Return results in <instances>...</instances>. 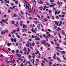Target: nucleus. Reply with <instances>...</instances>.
<instances>
[{
  "instance_id": "f257e3e1",
  "label": "nucleus",
  "mask_w": 66,
  "mask_h": 66,
  "mask_svg": "<svg viewBox=\"0 0 66 66\" xmlns=\"http://www.w3.org/2000/svg\"><path fill=\"white\" fill-rule=\"evenodd\" d=\"M46 42L45 40H43L41 42L42 44H44V46H47L48 45V43H47L46 44Z\"/></svg>"
},
{
  "instance_id": "f03ea898",
  "label": "nucleus",
  "mask_w": 66,
  "mask_h": 66,
  "mask_svg": "<svg viewBox=\"0 0 66 66\" xmlns=\"http://www.w3.org/2000/svg\"><path fill=\"white\" fill-rule=\"evenodd\" d=\"M3 22H6V21L2 19L1 21H0V23L1 24H3Z\"/></svg>"
},
{
  "instance_id": "7ed1b4c3",
  "label": "nucleus",
  "mask_w": 66,
  "mask_h": 66,
  "mask_svg": "<svg viewBox=\"0 0 66 66\" xmlns=\"http://www.w3.org/2000/svg\"><path fill=\"white\" fill-rule=\"evenodd\" d=\"M23 28H26L27 29V25L24 24H23Z\"/></svg>"
},
{
  "instance_id": "20e7f679",
  "label": "nucleus",
  "mask_w": 66,
  "mask_h": 66,
  "mask_svg": "<svg viewBox=\"0 0 66 66\" xmlns=\"http://www.w3.org/2000/svg\"><path fill=\"white\" fill-rule=\"evenodd\" d=\"M53 4L52 5H50L49 6V7H53L54 6V5H56V4H55V3H53Z\"/></svg>"
},
{
  "instance_id": "39448f33",
  "label": "nucleus",
  "mask_w": 66,
  "mask_h": 66,
  "mask_svg": "<svg viewBox=\"0 0 66 66\" xmlns=\"http://www.w3.org/2000/svg\"><path fill=\"white\" fill-rule=\"evenodd\" d=\"M31 31H32L33 33H34V32L35 33H36V31H35V30L34 29H31Z\"/></svg>"
},
{
  "instance_id": "423d86ee",
  "label": "nucleus",
  "mask_w": 66,
  "mask_h": 66,
  "mask_svg": "<svg viewBox=\"0 0 66 66\" xmlns=\"http://www.w3.org/2000/svg\"><path fill=\"white\" fill-rule=\"evenodd\" d=\"M30 61L31 62H32V63L33 64H34V60L33 59L32 60H30Z\"/></svg>"
},
{
  "instance_id": "0eeeda50",
  "label": "nucleus",
  "mask_w": 66,
  "mask_h": 66,
  "mask_svg": "<svg viewBox=\"0 0 66 66\" xmlns=\"http://www.w3.org/2000/svg\"><path fill=\"white\" fill-rule=\"evenodd\" d=\"M15 32H16V30H14V31H11V33L12 34H13V33H15Z\"/></svg>"
},
{
  "instance_id": "6e6552de",
  "label": "nucleus",
  "mask_w": 66,
  "mask_h": 66,
  "mask_svg": "<svg viewBox=\"0 0 66 66\" xmlns=\"http://www.w3.org/2000/svg\"><path fill=\"white\" fill-rule=\"evenodd\" d=\"M26 49H27V48H26V47H25L24 49H23V51H25V52H27V51L26 50Z\"/></svg>"
},
{
  "instance_id": "1a4fd4ad",
  "label": "nucleus",
  "mask_w": 66,
  "mask_h": 66,
  "mask_svg": "<svg viewBox=\"0 0 66 66\" xmlns=\"http://www.w3.org/2000/svg\"><path fill=\"white\" fill-rule=\"evenodd\" d=\"M16 54V55H18V57H21V55L20 54Z\"/></svg>"
},
{
  "instance_id": "9d476101",
  "label": "nucleus",
  "mask_w": 66,
  "mask_h": 66,
  "mask_svg": "<svg viewBox=\"0 0 66 66\" xmlns=\"http://www.w3.org/2000/svg\"><path fill=\"white\" fill-rule=\"evenodd\" d=\"M32 57L33 59H35V54H32Z\"/></svg>"
},
{
  "instance_id": "9b49d317",
  "label": "nucleus",
  "mask_w": 66,
  "mask_h": 66,
  "mask_svg": "<svg viewBox=\"0 0 66 66\" xmlns=\"http://www.w3.org/2000/svg\"><path fill=\"white\" fill-rule=\"evenodd\" d=\"M26 6L27 7V9H28V10H31V8L29 7V6H28V5H26Z\"/></svg>"
},
{
  "instance_id": "f8f14e48",
  "label": "nucleus",
  "mask_w": 66,
  "mask_h": 66,
  "mask_svg": "<svg viewBox=\"0 0 66 66\" xmlns=\"http://www.w3.org/2000/svg\"><path fill=\"white\" fill-rule=\"evenodd\" d=\"M60 52H61V54H65V52L64 51H61Z\"/></svg>"
},
{
  "instance_id": "ddd939ff",
  "label": "nucleus",
  "mask_w": 66,
  "mask_h": 66,
  "mask_svg": "<svg viewBox=\"0 0 66 66\" xmlns=\"http://www.w3.org/2000/svg\"><path fill=\"white\" fill-rule=\"evenodd\" d=\"M59 30H61V29L60 27H58L57 29V31H59Z\"/></svg>"
},
{
  "instance_id": "4468645a",
  "label": "nucleus",
  "mask_w": 66,
  "mask_h": 66,
  "mask_svg": "<svg viewBox=\"0 0 66 66\" xmlns=\"http://www.w3.org/2000/svg\"><path fill=\"white\" fill-rule=\"evenodd\" d=\"M5 31L3 30L2 32H1V33L2 34H5Z\"/></svg>"
},
{
  "instance_id": "2eb2a0df",
  "label": "nucleus",
  "mask_w": 66,
  "mask_h": 66,
  "mask_svg": "<svg viewBox=\"0 0 66 66\" xmlns=\"http://www.w3.org/2000/svg\"><path fill=\"white\" fill-rule=\"evenodd\" d=\"M54 2V0H50V2H51V3Z\"/></svg>"
},
{
  "instance_id": "dca6fc26",
  "label": "nucleus",
  "mask_w": 66,
  "mask_h": 66,
  "mask_svg": "<svg viewBox=\"0 0 66 66\" xmlns=\"http://www.w3.org/2000/svg\"><path fill=\"white\" fill-rule=\"evenodd\" d=\"M54 27L55 29H57V26L55 25H54Z\"/></svg>"
},
{
  "instance_id": "f3484780",
  "label": "nucleus",
  "mask_w": 66,
  "mask_h": 66,
  "mask_svg": "<svg viewBox=\"0 0 66 66\" xmlns=\"http://www.w3.org/2000/svg\"><path fill=\"white\" fill-rule=\"evenodd\" d=\"M14 10L15 12H17V11H18V9L16 8Z\"/></svg>"
},
{
  "instance_id": "a211bd4d",
  "label": "nucleus",
  "mask_w": 66,
  "mask_h": 66,
  "mask_svg": "<svg viewBox=\"0 0 66 66\" xmlns=\"http://www.w3.org/2000/svg\"><path fill=\"white\" fill-rule=\"evenodd\" d=\"M39 53V52L38 50H37V52H35V54H38Z\"/></svg>"
},
{
  "instance_id": "6ab92c4d",
  "label": "nucleus",
  "mask_w": 66,
  "mask_h": 66,
  "mask_svg": "<svg viewBox=\"0 0 66 66\" xmlns=\"http://www.w3.org/2000/svg\"><path fill=\"white\" fill-rule=\"evenodd\" d=\"M13 15H14V16L15 17H18V15H16V14H15V13H14Z\"/></svg>"
},
{
  "instance_id": "aec40b11",
  "label": "nucleus",
  "mask_w": 66,
  "mask_h": 66,
  "mask_svg": "<svg viewBox=\"0 0 66 66\" xmlns=\"http://www.w3.org/2000/svg\"><path fill=\"white\" fill-rule=\"evenodd\" d=\"M17 59L18 60H22V59L21 58H18Z\"/></svg>"
},
{
  "instance_id": "412c9836",
  "label": "nucleus",
  "mask_w": 66,
  "mask_h": 66,
  "mask_svg": "<svg viewBox=\"0 0 66 66\" xmlns=\"http://www.w3.org/2000/svg\"><path fill=\"white\" fill-rule=\"evenodd\" d=\"M16 53H19V50H16Z\"/></svg>"
},
{
  "instance_id": "4be33fe9",
  "label": "nucleus",
  "mask_w": 66,
  "mask_h": 66,
  "mask_svg": "<svg viewBox=\"0 0 66 66\" xmlns=\"http://www.w3.org/2000/svg\"><path fill=\"white\" fill-rule=\"evenodd\" d=\"M59 22H57L56 21H55V24H56V25H58V24H59Z\"/></svg>"
},
{
  "instance_id": "5701e85b",
  "label": "nucleus",
  "mask_w": 66,
  "mask_h": 66,
  "mask_svg": "<svg viewBox=\"0 0 66 66\" xmlns=\"http://www.w3.org/2000/svg\"><path fill=\"white\" fill-rule=\"evenodd\" d=\"M15 58H14L13 59V60L12 61V63H14V61H15Z\"/></svg>"
},
{
  "instance_id": "b1692460",
  "label": "nucleus",
  "mask_w": 66,
  "mask_h": 66,
  "mask_svg": "<svg viewBox=\"0 0 66 66\" xmlns=\"http://www.w3.org/2000/svg\"><path fill=\"white\" fill-rule=\"evenodd\" d=\"M22 22H21L20 23V26H22Z\"/></svg>"
},
{
  "instance_id": "393cba45",
  "label": "nucleus",
  "mask_w": 66,
  "mask_h": 66,
  "mask_svg": "<svg viewBox=\"0 0 66 66\" xmlns=\"http://www.w3.org/2000/svg\"><path fill=\"white\" fill-rule=\"evenodd\" d=\"M11 23L12 24H14L15 23V22L14 21H13L11 22Z\"/></svg>"
},
{
  "instance_id": "a878e982",
  "label": "nucleus",
  "mask_w": 66,
  "mask_h": 66,
  "mask_svg": "<svg viewBox=\"0 0 66 66\" xmlns=\"http://www.w3.org/2000/svg\"><path fill=\"white\" fill-rule=\"evenodd\" d=\"M39 3L40 4H43V3H44L42 1L39 2Z\"/></svg>"
},
{
  "instance_id": "bb28decb",
  "label": "nucleus",
  "mask_w": 66,
  "mask_h": 66,
  "mask_svg": "<svg viewBox=\"0 0 66 66\" xmlns=\"http://www.w3.org/2000/svg\"><path fill=\"white\" fill-rule=\"evenodd\" d=\"M31 58H32V56H31V55H29L28 56V58L29 59H31Z\"/></svg>"
},
{
  "instance_id": "cd10ccee",
  "label": "nucleus",
  "mask_w": 66,
  "mask_h": 66,
  "mask_svg": "<svg viewBox=\"0 0 66 66\" xmlns=\"http://www.w3.org/2000/svg\"><path fill=\"white\" fill-rule=\"evenodd\" d=\"M34 45H35V43H34V42H33L32 44V46H34Z\"/></svg>"
},
{
  "instance_id": "c85d7f7f",
  "label": "nucleus",
  "mask_w": 66,
  "mask_h": 66,
  "mask_svg": "<svg viewBox=\"0 0 66 66\" xmlns=\"http://www.w3.org/2000/svg\"><path fill=\"white\" fill-rule=\"evenodd\" d=\"M51 43L52 45H54V42H53L52 41H51Z\"/></svg>"
},
{
  "instance_id": "c756f323",
  "label": "nucleus",
  "mask_w": 66,
  "mask_h": 66,
  "mask_svg": "<svg viewBox=\"0 0 66 66\" xmlns=\"http://www.w3.org/2000/svg\"><path fill=\"white\" fill-rule=\"evenodd\" d=\"M37 27H38V30H40V27L39 26H37Z\"/></svg>"
},
{
  "instance_id": "7c9ffc66",
  "label": "nucleus",
  "mask_w": 66,
  "mask_h": 66,
  "mask_svg": "<svg viewBox=\"0 0 66 66\" xmlns=\"http://www.w3.org/2000/svg\"><path fill=\"white\" fill-rule=\"evenodd\" d=\"M53 59H54V60H55L56 59V57H55V56H54L53 57Z\"/></svg>"
},
{
  "instance_id": "2f4dec72",
  "label": "nucleus",
  "mask_w": 66,
  "mask_h": 66,
  "mask_svg": "<svg viewBox=\"0 0 66 66\" xmlns=\"http://www.w3.org/2000/svg\"><path fill=\"white\" fill-rule=\"evenodd\" d=\"M26 60H24L23 61V63H25V62H26Z\"/></svg>"
},
{
  "instance_id": "473e14b6",
  "label": "nucleus",
  "mask_w": 66,
  "mask_h": 66,
  "mask_svg": "<svg viewBox=\"0 0 66 66\" xmlns=\"http://www.w3.org/2000/svg\"><path fill=\"white\" fill-rule=\"evenodd\" d=\"M7 45L9 47H10L11 46V43H8L7 44Z\"/></svg>"
},
{
  "instance_id": "72a5a7b5",
  "label": "nucleus",
  "mask_w": 66,
  "mask_h": 66,
  "mask_svg": "<svg viewBox=\"0 0 66 66\" xmlns=\"http://www.w3.org/2000/svg\"><path fill=\"white\" fill-rule=\"evenodd\" d=\"M11 41L12 42H14V39L13 38H11Z\"/></svg>"
},
{
  "instance_id": "f704fd0d",
  "label": "nucleus",
  "mask_w": 66,
  "mask_h": 66,
  "mask_svg": "<svg viewBox=\"0 0 66 66\" xmlns=\"http://www.w3.org/2000/svg\"><path fill=\"white\" fill-rule=\"evenodd\" d=\"M14 43H16V38H15L14 39Z\"/></svg>"
},
{
  "instance_id": "c9c22d12",
  "label": "nucleus",
  "mask_w": 66,
  "mask_h": 66,
  "mask_svg": "<svg viewBox=\"0 0 66 66\" xmlns=\"http://www.w3.org/2000/svg\"><path fill=\"white\" fill-rule=\"evenodd\" d=\"M52 62L51 61L50 62V64L52 65Z\"/></svg>"
},
{
  "instance_id": "e433bc0d",
  "label": "nucleus",
  "mask_w": 66,
  "mask_h": 66,
  "mask_svg": "<svg viewBox=\"0 0 66 66\" xmlns=\"http://www.w3.org/2000/svg\"><path fill=\"white\" fill-rule=\"evenodd\" d=\"M35 23H36V24H37L38 23H39V21H38L37 22H36V21H35L34 22Z\"/></svg>"
},
{
  "instance_id": "4c0bfd02",
  "label": "nucleus",
  "mask_w": 66,
  "mask_h": 66,
  "mask_svg": "<svg viewBox=\"0 0 66 66\" xmlns=\"http://www.w3.org/2000/svg\"><path fill=\"white\" fill-rule=\"evenodd\" d=\"M59 49H60L61 50H63V48L61 47H59Z\"/></svg>"
},
{
  "instance_id": "58836bf2",
  "label": "nucleus",
  "mask_w": 66,
  "mask_h": 66,
  "mask_svg": "<svg viewBox=\"0 0 66 66\" xmlns=\"http://www.w3.org/2000/svg\"><path fill=\"white\" fill-rule=\"evenodd\" d=\"M57 60H58V61H61V60H60V59H59V57H57Z\"/></svg>"
},
{
  "instance_id": "ea45409f",
  "label": "nucleus",
  "mask_w": 66,
  "mask_h": 66,
  "mask_svg": "<svg viewBox=\"0 0 66 66\" xmlns=\"http://www.w3.org/2000/svg\"><path fill=\"white\" fill-rule=\"evenodd\" d=\"M54 41L55 42H56V41H57V40H56V39H54Z\"/></svg>"
},
{
  "instance_id": "a19ab883",
  "label": "nucleus",
  "mask_w": 66,
  "mask_h": 66,
  "mask_svg": "<svg viewBox=\"0 0 66 66\" xmlns=\"http://www.w3.org/2000/svg\"><path fill=\"white\" fill-rule=\"evenodd\" d=\"M62 34H63V35H64L65 34V33L64 31H63L62 32Z\"/></svg>"
},
{
  "instance_id": "79ce46f5",
  "label": "nucleus",
  "mask_w": 66,
  "mask_h": 66,
  "mask_svg": "<svg viewBox=\"0 0 66 66\" xmlns=\"http://www.w3.org/2000/svg\"><path fill=\"white\" fill-rule=\"evenodd\" d=\"M17 37H18V38H20V35H17Z\"/></svg>"
},
{
  "instance_id": "37998d69",
  "label": "nucleus",
  "mask_w": 66,
  "mask_h": 66,
  "mask_svg": "<svg viewBox=\"0 0 66 66\" xmlns=\"http://www.w3.org/2000/svg\"><path fill=\"white\" fill-rule=\"evenodd\" d=\"M20 13H21V14H22V15H23L24 13H23L22 11H21L20 12Z\"/></svg>"
},
{
  "instance_id": "c03bdc74",
  "label": "nucleus",
  "mask_w": 66,
  "mask_h": 66,
  "mask_svg": "<svg viewBox=\"0 0 66 66\" xmlns=\"http://www.w3.org/2000/svg\"><path fill=\"white\" fill-rule=\"evenodd\" d=\"M55 15H56V14H57V11H55Z\"/></svg>"
},
{
  "instance_id": "a18cd8bd",
  "label": "nucleus",
  "mask_w": 66,
  "mask_h": 66,
  "mask_svg": "<svg viewBox=\"0 0 66 66\" xmlns=\"http://www.w3.org/2000/svg\"><path fill=\"white\" fill-rule=\"evenodd\" d=\"M11 52L13 53H14L15 52V50H12V51Z\"/></svg>"
},
{
  "instance_id": "49530a36",
  "label": "nucleus",
  "mask_w": 66,
  "mask_h": 66,
  "mask_svg": "<svg viewBox=\"0 0 66 66\" xmlns=\"http://www.w3.org/2000/svg\"><path fill=\"white\" fill-rule=\"evenodd\" d=\"M45 38H49V36H47L45 37Z\"/></svg>"
},
{
  "instance_id": "de8ad7c7",
  "label": "nucleus",
  "mask_w": 66,
  "mask_h": 66,
  "mask_svg": "<svg viewBox=\"0 0 66 66\" xmlns=\"http://www.w3.org/2000/svg\"><path fill=\"white\" fill-rule=\"evenodd\" d=\"M41 18H42V19L44 18V15H41Z\"/></svg>"
},
{
  "instance_id": "09e8293b",
  "label": "nucleus",
  "mask_w": 66,
  "mask_h": 66,
  "mask_svg": "<svg viewBox=\"0 0 66 66\" xmlns=\"http://www.w3.org/2000/svg\"><path fill=\"white\" fill-rule=\"evenodd\" d=\"M56 19H59V16H57L56 17Z\"/></svg>"
},
{
  "instance_id": "8fccbe9b",
  "label": "nucleus",
  "mask_w": 66,
  "mask_h": 66,
  "mask_svg": "<svg viewBox=\"0 0 66 66\" xmlns=\"http://www.w3.org/2000/svg\"><path fill=\"white\" fill-rule=\"evenodd\" d=\"M32 18L31 17H30L28 18V19H32Z\"/></svg>"
},
{
  "instance_id": "3c124183",
  "label": "nucleus",
  "mask_w": 66,
  "mask_h": 66,
  "mask_svg": "<svg viewBox=\"0 0 66 66\" xmlns=\"http://www.w3.org/2000/svg\"><path fill=\"white\" fill-rule=\"evenodd\" d=\"M60 13V11H58L57 12V14H59V13Z\"/></svg>"
},
{
  "instance_id": "603ef678",
  "label": "nucleus",
  "mask_w": 66,
  "mask_h": 66,
  "mask_svg": "<svg viewBox=\"0 0 66 66\" xmlns=\"http://www.w3.org/2000/svg\"><path fill=\"white\" fill-rule=\"evenodd\" d=\"M54 16H53L52 17V19L53 20L54 19Z\"/></svg>"
},
{
  "instance_id": "864d4df0",
  "label": "nucleus",
  "mask_w": 66,
  "mask_h": 66,
  "mask_svg": "<svg viewBox=\"0 0 66 66\" xmlns=\"http://www.w3.org/2000/svg\"><path fill=\"white\" fill-rule=\"evenodd\" d=\"M32 38H34V37H35V36H34L32 35Z\"/></svg>"
},
{
  "instance_id": "5fc2aeb1",
  "label": "nucleus",
  "mask_w": 66,
  "mask_h": 66,
  "mask_svg": "<svg viewBox=\"0 0 66 66\" xmlns=\"http://www.w3.org/2000/svg\"><path fill=\"white\" fill-rule=\"evenodd\" d=\"M52 12V11L51 10H50L49 11V13H51Z\"/></svg>"
},
{
  "instance_id": "6e6d98bb",
  "label": "nucleus",
  "mask_w": 66,
  "mask_h": 66,
  "mask_svg": "<svg viewBox=\"0 0 66 66\" xmlns=\"http://www.w3.org/2000/svg\"><path fill=\"white\" fill-rule=\"evenodd\" d=\"M47 35L48 36V37H50L51 36V35L50 34H48Z\"/></svg>"
},
{
  "instance_id": "4d7b16f0",
  "label": "nucleus",
  "mask_w": 66,
  "mask_h": 66,
  "mask_svg": "<svg viewBox=\"0 0 66 66\" xmlns=\"http://www.w3.org/2000/svg\"><path fill=\"white\" fill-rule=\"evenodd\" d=\"M57 4H59V5H60V2H58L57 3Z\"/></svg>"
},
{
  "instance_id": "13d9d810",
  "label": "nucleus",
  "mask_w": 66,
  "mask_h": 66,
  "mask_svg": "<svg viewBox=\"0 0 66 66\" xmlns=\"http://www.w3.org/2000/svg\"><path fill=\"white\" fill-rule=\"evenodd\" d=\"M62 14H66V13H65V12H62Z\"/></svg>"
},
{
  "instance_id": "bf43d9fd",
  "label": "nucleus",
  "mask_w": 66,
  "mask_h": 66,
  "mask_svg": "<svg viewBox=\"0 0 66 66\" xmlns=\"http://www.w3.org/2000/svg\"><path fill=\"white\" fill-rule=\"evenodd\" d=\"M36 61L37 62H39V60H38V59H36Z\"/></svg>"
},
{
  "instance_id": "052dcab7",
  "label": "nucleus",
  "mask_w": 66,
  "mask_h": 66,
  "mask_svg": "<svg viewBox=\"0 0 66 66\" xmlns=\"http://www.w3.org/2000/svg\"><path fill=\"white\" fill-rule=\"evenodd\" d=\"M41 65L42 66H45L44 65V64H43V63H41Z\"/></svg>"
},
{
  "instance_id": "680f3d73",
  "label": "nucleus",
  "mask_w": 66,
  "mask_h": 66,
  "mask_svg": "<svg viewBox=\"0 0 66 66\" xmlns=\"http://www.w3.org/2000/svg\"><path fill=\"white\" fill-rule=\"evenodd\" d=\"M18 19L19 20H20V17L19 16L18 17Z\"/></svg>"
},
{
  "instance_id": "e2e57ef3",
  "label": "nucleus",
  "mask_w": 66,
  "mask_h": 66,
  "mask_svg": "<svg viewBox=\"0 0 66 66\" xmlns=\"http://www.w3.org/2000/svg\"><path fill=\"white\" fill-rule=\"evenodd\" d=\"M27 35L26 34H24L22 35V36H26Z\"/></svg>"
},
{
  "instance_id": "0e129e2a",
  "label": "nucleus",
  "mask_w": 66,
  "mask_h": 66,
  "mask_svg": "<svg viewBox=\"0 0 66 66\" xmlns=\"http://www.w3.org/2000/svg\"><path fill=\"white\" fill-rule=\"evenodd\" d=\"M28 51L29 52H30V49L29 48H28Z\"/></svg>"
},
{
  "instance_id": "69168bd1",
  "label": "nucleus",
  "mask_w": 66,
  "mask_h": 66,
  "mask_svg": "<svg viewBox=\"0 0 66 66\" xmlns=\"http://www.w3.org/2000/svg\"><path fill=\"white\" fill-rule=\"evenodd\" d=\"M55 48L56 49H59L60 47H56Z\"/></svg>"
},
{
  "instance_id": "338daca9",
  "label": "nucleus",
  "mask_w": 66,
  "mask_h": 66,
  "mask_svg": "<svg viewBox=\"0 0 66 66\" xmlns=\"http://www.w3.org/2000/svg\"><path fill=\"white\" fill-rule=\"evenodd\" d=\"M8 13H10V12H11V10H9L8 11Z\"/></svg>"
},
{
  "instance_id": "774afa93",
  "label": "nucleus",
  "mask_w": 66,
  "mask_h": 66,
  "mask_svg": "<svg viewBox=\"0 0 66 66\" xmlns=\"http://www.w3.org/2000/svg\"><path fill=\"white\" fill-rule=\"evenodd\" d=\"M64 45H66V42H64L63 43Z\"/></svg>"
}]
</instances>
